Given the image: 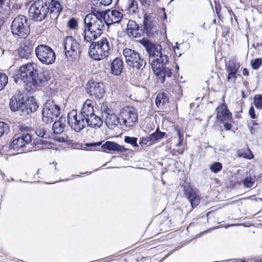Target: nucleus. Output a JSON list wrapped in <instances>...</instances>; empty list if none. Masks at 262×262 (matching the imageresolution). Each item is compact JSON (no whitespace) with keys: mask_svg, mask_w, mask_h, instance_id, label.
Masks as SVG:
<instances>
[{"mask_svg":"<svg viewBox=\"0 0 262 262\" xmlns=\"http://www.w3.org/2000/svg\"><path fill=\"white\" fill-rule=\"evenodd\" d=\"M63 6L57 0H35L29 9V16L34 21L40 22L48 16L58 18Z\"/></svg>","mask_w":262,"mask_h":262,"instance_id":"1","label":"nucleus"},{"mask_svg":"<svg viewBox=\"0 0 262 262\" xmlns=\"http://www.w3.org/2000/svg\"><path fill=\"white\" fill-rule=\"evenodd\" d=\"M9 106L12 112H16L22 117H26L35 112L39 107L38 102L33 96L19 92L10 99Z\"/></svg>","mask_w":262,"mask_h":262,"instance_id":"2","label":"nucleus"},{"mask_svg":"<svg viewBox=\"0 0 262 262\" xmlns=\"http://www.w3.org/2000/svg\"><path fill=\"white\" fill-rule=\"evenodd\" d=\"M27 71L28 84H26V90L28 91H34L38 87L46 84L48 81L47 73L46 71H39L36 64L29 62Z\"/></svg>","mask_w":262,"mask_h":262,"instance_id":"3","label":"nucleus"},{"mask_svg":"<svg viewBox=\"0 0 262 262\" xmlns=\"http://www.w3.org/2000/svg\"><path fill=\"white\" fill-rule=\"evenodd\" d=\"M105 24L102 20H96V18H90V16H86L84 19V29L82 35L84 40L90 43L96 40L102 33Z\"/></svg>","mask_w":262,"mask_h":262,"instance_id":"4","label":"nucleus"},{"mask_svg":"<svg viewBox=\"0 0 262 262\" xmlns=\"http://www.w3.org/2000/svg\"><path fill=\"white\" fill-rule=\"evenodd\" d=\"M168 62V57L167 55L157 57L151 61V69L157 76L158 81L163 83L165 81L166 77H171L172 75L171 70L164 67Z\"/></svg>","mask_w":262,"mask_h":262,"instance_id":"5","label":"nucleus"},{"mask_svg":"<svg viewBox=\"0 0 262 262\" xmlns=\"http://www.w3.org/2000/svg\"><path fill=\"white\" fill-rule=\"evenodd\" d=\"M32 136L29 133H23L14 136L9 145V149L17 151L18 154L31 151L33 145L31 143Z\"/></svg>","mask_w":262,"mask_h":262,"instance_id":"6","label":"nucleus"},{"mask_svg":"<svg viewBox=\"0 0 262 262\" xmlns=\"http://www.w3.org/2000/svg\"><path fill=\"white\" fill-rule=\"evenodd\" d=\"M11 31L14 36L25 38L30 33V24L28 18L23 15H18L12 21Z\"/></svg>","mask_w":262,"mask_h":262,"instance_id":"7","label":"nucleus"},{"mask_svg":"<svg viewBox=\"0 0 262 262\" xmlns=\"http://www.w3.org/2000/svg\"><path fill=\"white\" fill-rule=\"evenodd\" d=\"M89 45V55L95 60H100L108 56L110 49V43L107 39L102 37L100 41L91 42Z\"/></svg>","mask_w":262,"mask_h":262,"instance_id":"8","label":"nucleus"},{"mask_svg":"<svg viewBox=\"0 0 262 262\" xmlns=\"http://www.w3.org/2000/svg\"><path fill=\"white\" fill-rule=\"evenodd\" d=\"M60 111V106L54 100H47L43 104L41 111L42 122L46 124L52 123L59 117Z\"/></svg>","mask_w":262,"mask_h":262,"instance_id":"9","label":"nucleus"},{"mask_svg":"<svg viewBox=\"0 0 262 262\" xmlns=\"http://www.w3.org/2000/svg\"><path fill=\"white\" fill-rule=\"evenodd\" d=\"M35 54L37 59L42 64L49 66L55 62L56 53L54 50L47 45H38L35 48Z\"/></svg>","mask_w":262,"mask_h":262,"instance_id":"10","label":"nucleus"},{"mask_svg":"<svg viewBox=\"0 0 262 262\" xmlns=\"http://www.w3.org/2000/svg\"><path fill=\"white\" fill-rule=\"evenodd\" d=\"M123 54L126 64L130 68L141 71L145 68L146 62L137 51L125 48L123 51Z\"/></svg>","mask_w":262,"mask_h":262,"instance_id":"11","label":"nucleus"},{"mask_svg":"<svg viewBox=\"0 0 262 262\" xmlns=\"http://www.w3.org/2000/svg\"><path fill=\"white\" fill-rule=\"evenodd\" d=\"M66 56L70 60L79 58L82 53L80 44L72 36H68L63 42Z\"/></svg>","mask_w":262,"mask_h":262,"instance_id":"12","label":"nucleus"},{"mask_svg":"<svg viewBox=\"0 0 262 262\" xmlns=\"http://www.w3.org/2000/svg\"><path fill=\"white\" fill-rule=\"evenodd\" d=\"M216 119L221 123L223 124L224 128L226 130H231L232 123H234L232 117V114L228 109L227 106L222 103L216 109Z\"/></svg>","mask_w":262,"mask_h":262,"instance_id":"13","label":"nucleus"},{"mask_svg":"<svg viewBox=\"0 0 262 262\" xmlns=\"http://www.w3.org/2000/svg\"><path fill=\"white\" fill-rule=\"evenodd\" d=\"M67 121L71 128L76 132H80L85 127V119L79 114L77 110H73L68 114Z\"/></svg>","mask_w":262,"mask_h":262,"instance_id":"14","label":"nucleus"},{"mask_svg":"<svg viewBox=\"0 0 262 262\" xmlns=\"http://www.w3.org/2000/svg\"><path fill=\"white\" fill-rule=\"evenodd\" d=\"M19 43V47L15 51L19 59H29L33 51L35 41L33 39L24 38Z\"/></svg>","mask_w":262,"mask_h":262,"instance_id":"15","label":"nucleus"},{"mask_svg":"<svg viewBox=\"0 0 262 262\" xmlns=\"http://www.w3.org/2000/svg\"><path fill=\"white\" fill-rule=\"evenodd\" d=\"M120 117L122 120V125L126 127H134L138 120V116L133 108L126 107L122 109L120 113Z\"/></svg>","mask_w":262,"mask_h":262,"instance_id":"16","label":"nucleus"},{"mask_svg":"<svg viewBox=\"0 0 262 262\" xmlns=\"http://www.w3.org/2000/svg\"><path fill=\"white\" fill-rule=\"evenodd\" d=\"M102 142L90 143H86V145L87 147H96L101 145L102 150L109 153H112V151L122 153L128 150L124 146L119 145L115 142L107 141L104 144H102Z\"/></svg>","mask_w":262,"mask_h":262,"instance_id":"17","label":"nucleus"},{"mask_svg":"<svg viewBox=\"0 0 262 262\" xmlns=\"http://www.w3.org/2000/svg\"><path fill=\"white\" fill-rule=\"evenodd\" d=\"M87 92L91 96L98 100L102 99L105 93L104 83L101 82L90 81L87 84Z\"/></svg>","mask_w":262,"mask_h":262,"instance_id":"18","label":"nucleus"},{"mask_svg":"<svg viewBox=\"0 0 262 262\" xmlns=\"http://www.w3.org/2000/svg\"><path fill=\"white\" fill-rule=\"evenodd\" d=\"M140 43L145 48L150 57L164 56L160 45L152 42L146 38H143Z\"/></svg>","mask_w":262,"mask_h":262,"instance_id":"19","label":"nucleus"},{"mask_svg":"<svg viewBox=\"0 0 262 262\" xmlns=\"http://www.w3.org/2000/svg\"><path fill=\"white\" fill-rule=\"evenodd\" d=\"M29 62L21 66L18 70L14 71L12 74L13 81L18 84H24L26 89V84H28L27 70H28Z\"/></svg>","mask_w":262,"mask_h":262,"instance_id":"20","label":"nucleus"},{"mask_svg":"<svg viewBox=\"0 0 262 262\" xmlns=\"http://www.w3.org/2000/svg\"><path fill=\"white\" fill-rule=\"evenodd\" d=\"M182 187L184 194L190 203L191 207L194 208L198 206L200 202V198L196 191L188 183H184Z\"/></svg>","mask_w":262,"mask_h":262,"instance_id":"21","label":"nucleus"},{"mask_svg":"<svg viewBox=\"0 0 262 262\" xmlns=\"http://www.w3.org/2000/svg\"><path fill=\"white\" fill-rule=\"evenodd\" d=\"M240 67L239 63L234 60H231L226 64V70L228 73L227 80L234 83L237 78V72Z\"/></svg>","mask_w":262,"mask_h":262,"instance_id":"22","label":"nucleus"},{"mask_svg":"<svg viewBox=\"0 0 262 262\" xmlns=\"http://www.w3.org/2000/svg\"><path fill=\"white\" fill-rule=\"evenodd\" d=\"M108 112L105 118V124L110 129H114L119 124L122 125V122L120 120V117L116 115L112 111L110 110L108 107H106Z\"/></svg>","mask_w":262,"mask_h":262,"instance_id":"23","label":"nucleus"},{"mask_svg":"<svg viewBox=\"0 0 262 262\" xmlns=\"http://www.w3.org/2000/svg\"><path fill=\"white\" fill-rule=\"evenodd\" d=\"M111 73L115 76L120 75L124 69V62L122 59L116 57L113 60L110 65Z\"/></svg>","mask_w":262,"mask_h":262,"instance_id":"24","label":"nucleus"},{"mask_svg":"<svg viewBox=\"0 0 262 262\" xmlns=\"http://www.w3.org/2000/svg\"><path fill=\"white\" fill-rule=\"evenodd\" d=\"M53 122L54 123L52 128L53 133L56 135L62 133L66 126L67 120L66 117L61 116L57 121L55 120Z\"/></svg>","mask_w":262,"mask_h":262,"instance_id":"25","label":"nucleus"},{"mask_svg":"<svg viewBox=\"0 0 262 262\" xmlns=\"http://www.w3.org/2000/svg\"><path fill=\"white\" fill-rule=\"evenodd\" d=\"M110 10L107 11H99L96 10L95 9H93L92 13L87 14L86 16H90V18H96L98 20H102L103 23L109 26L108 23L106 21L105 19L107 16V13L110 12Z\"/></svg>","mask_w":262,"mask_h":262,"instance_id":"26","label":"nucleus"},{"mask_svg":"<svg viewBox=\"0 0 262 262\" xmlns=\"http://www.w3.org/2000/svg\"><path fill=\"white\" fill-rule=\"evenodd\" d=\"M94 114L93 106L91 103H88L87 100L83 104L79 115L85 119V121H89V119Z\"/></svg>","mask_w":262,"mask_h":262,"instance_id":"27","label":"nucleus"},{"mask_svg":"<svg viewBox=\"0 0 262 262\" xmlns=\"http://www.w3.org/2000/svg\"><path fill=\"white\" fill-rule=\"evenodd\" d=\"M88 126L93 128H99L103 123V121L101 118L95 114L91 116L88 121H85Z\"/></svg>","mask_w":262,"mask_h":262,"instance_id":"28","label":"nucleus"},{"mask_svg":"<svg viewBox=\"0 0 262 262\" xmlns=\"http://www.w3.org/2000/svg\"><path fill=\"white\" fill-rule=\"evenodd\" d=\"M143 29L147 36H150L152 34V29L154 28V23L149 19L147 14H144L143 21Z\"/></svg>","mask_w":262,"mask_h":262,"instance_id":"29","label":"nucleus"},{"mask_svg":"<svg viewBox=\"0 0 262 262\" xmlns=\"http://www.w3.org/2000/svg\"><path fill=\"white\" fill-rule=\"evenodd\" d=\"M166 135V133L165 132L160 130L159 127L157 128L154 133L149 135L151 140V144H154L158 142L162 139Z\"/></svg>","mask_w":262,"mask_h":262,"instance_id":"30","label":"nucleus"},{"mask_svg":"<svg viewBox=\"0 0 262 262\" xmlns=\"http://www.w3.org/2000/svg\"><path fill=\"white\" fill-rule=\"evenodd\" d=\"M110 12L111 15L109 14H107V17L111 18V23L110 24L120 23L123 17L122 14L116 10H113Z\"/></svg>","mask_w":262,"mask_h":262,"instance_id":"31","label":"nucleus"},{"mask_svg":"<svg viewBox=\"0 0 262 262\" xmlns=\"http://www.w3.org/2000/svg\"><path fill=\"white\" fill-rule=\"evenodd\" d=\"M169 98L166 94L165 93H159L156 97L155 103L157 107H159L160 105H164L168 103Z\"/></svg>","mask_w":262,"mask_h":262,"instance_id":"32","label":"nucleus"},{"mask_svg":"<svg viewBox=\"0 0 262 262\" xmlns=\"http://www.w3.org/2000/svg\"><path fill=\"white\" fill-rule=\"evenodd\" d=\"M139 27V25L135 21L129 20L127 24L126 33L129 36H131V35H133V32L137 29L138 30Z\"/></svg>","mask_w":262,"mask_h":262,"instance_id":"33","label":"nucleus"},{"mask_svg":"<svg viewBox=\"0 0 262 262\" xmlns=\"http://www.w3.org/2000/svg\"><path fill=\"white\" fill-rule=\"evenodd\" d=\"M124 141L127 144H129L134 148H138L139 144L137 143L138 138L135 137H130L126 136L124 137Z\"/></svg>","mask_w":262,"mask_h":262,"instance_id":"34","label":"nucleus"},{"mask_svg":"<svg viewBox=\"0 0 262 262\" xmlns=\"http://www.w3.org/2000/svg\"><path fill=\"white\" fill-rule=\"evenodd\" d=\"M127 8L129 12H132L134 13H136L138 9L137 0H127Z\"/></svg>","mask_w":262,"mask_h":262,"instance_id":"35","label":"nucleus"},{"mask_svg":"<svg viewBox=\"0 0 262 262\" xmlns=\"http://www.w3.org/2000/svg\"><path fill=\"white\" fill-rule=\"evenodd\" d=\"M35 134L38 137L43 139H47L49 137L47 130L45 127L40 126L36 130Z\"/></svg>","mask_w":262,"mask_h":262,"instance_id":"36","label":"nucleus"},{"mask_svg":"<svg viewBox=\"0 0 262 262\" xmlns=\"http://www.w3.org/2000/svg\"><path fill=\"white\" fill-rule=\"evenodd\" d=\"M238 156L239 157H243L249 160L252 159L253 158V154L249 148H248L246 150H238Z\"/></svg>","mask_w":262,"mask_h":262,"instance_id":"37","label":"nucleus"},{"mask_svg":"<svg viewBox=\"0 0 262 262\" xmlns=\"http://www.w3.org/2000/svg\"><path fill=\"white\" fill-rule=\"evenodd\" d=\"M223 168L222 164L219 162H214L210 165L211 171L214 173H217L221 171Z\"/></svg>","mask_w":262,"mask_h":262,"instance_id":"38","label":"nucleus"},{"mask_svg":"<svg viewBox=\"0 0 262 262\" xmlns=\"http://www.w3.org/2000/svg\"><path fill=\"white\" fill-rule=\"evenodd\" d=\"M8 82V76L6 74L0 72V91L5 89Z\"/></svg>","mask_w":262,"mask_h":262,"instance_id":"39","label":"nucleus"},{"mask_svg":"<svg viewBox=\"0 0 262 262\" xmlns=\"http://www.w3.org/2000/svg\"><path fill=\"white\" fill-rule=\"evenodd\" d=\"M254 104L258 109H262V95L257 94L254 97Z\"/></svg>","mask_w":262,"mask_h":262,"instance_id":"40","label":"nucleus"},{"mask_svg":"<svg viewBox=\"0 0 262 262\" xmlns=\"http://www.w3.org/2000/svg\"><path fill=\"white\" fill-rule=\"evenodd\" d=\"M176 130L178 138V142L177 143L176 146L177 147H179L181 146L183 144L184 134L182 132V131L179 128H176Z\"/></svg>","mask_w":262,"mask_h":262,"instance_id":"41","label":"nucleus"},{"mask_svg":"<svg viewBox=\"0 0 262 262\" xmlns=\"http://www.w3.org/2000/svg\"><path fill=\"white\" fill-rule=\"evenodd\" d=\"M242 183L245 187L251 188L254 184V180L251 177H247L243 179Z\"/></svg>","mask_w":262,"mask_h":262,"instance_id":"42","label":"nucleus"},{"mask_svg":"<svg viewBox=\"0 0 262 262\" xmlns=\"http://www.w3.org/2000/svg\"><path fill=\"white\" fill-rule=\"evenodd\" d=\"M262 64L261 58H256L252 60L251 61V65L253 69L257 70Z\"/></svg>","mask_w":262,"mask_h":262,"instance_id":"43","label":"nucleus"},{"mask_svg":"<svg viewBox=\"0 0 262 262\" xmlns=\"http://www.w3.org/2000/svg\"><path fill=\"white\" fill-rule=\"evenodd\" d=\"M68 26L70 29H76L78 27L77 19L74 17L71 18L68 21Z\"/></svg>","mask_w":262,"mask_h":262,"instance_id":"44","label":"nucleus"},{"mask_svg":"<svg viewBox=\"0 0 262 262\" xmlns=\"http://www.w3.org/2000/svg\"><path fill=\"white\" fill-rule=\"evenodd\" d=\"M51 142L41 139H36L33 143V147L37 145H50Z\"/></svg>","mask_w":262,"mask_h":262,"instance_id":"45","label":"nucleus"},{"mask_svg":"<svg viewBox=\"0 0 262 262\" xmlns=\"http://www.w3.org/2000/svg\"><path fill=\"white\" fill-rule=\"evenodd\" d=\"M150 143V145L151 144V140L149 136L146 137H141L140 138V140L139 142V144L142 146L144 145H147L148 143Z\"/></svg>","mask_w":262,"mask_h":262,"instance_id":"46","label":"nucleus"},{"mask_svg":"<svg viewBox=\"0 0 262 262\" xmlns=\"http://www.w3.org/2000/svg\"><path fill=\"white\" fill-rule=\"evenodd\" d=\"M144 32L145 31L144 30V29H140L139 27L138 29L135 31L133 32V35H131V36H133L134 38H139L142 36Z\"/></svg>","mask_w":262,"mask_h":262,"instance_id":"47","label":"nucleus"},{"mask_svg":"<svg viewBox=\"0 0 262 262\" xmlns=\"http://www.w3.org/2000/svg\"><path fill=\"white\" fill-rule=\"evenodd\" d=\"M68 136L65 135L63 134L60 136H56L54 137L55 140L59 142H66L67 141L68 139Z\"/></svg>","mask_w":262,"mask_h":262,"instance_id":"48","label":"nucleus"},{"mask_svg":"<svg viewBox=\"0 0 262 262\" xmlns=\"http://www.w3.org/2000/svg\"><path fill=\"white\" fill-rule=\"evenodd\" d=\"M96 4L99 3L100 5L107 6L112 3V0H93Z\"/></svg>","mask_w":262,"mask_h":262,"instance_id":"49","label":"nucleus"},{"mask_svg":"<svg viewBox=\"0 0 262 262\" xmlns=\"http://www.w3.org/2000/svg\"><path fill=\"white\" fill-rule=\"evenodd\" d=\"M249 115L252 119H256L257 118L255 109L253 106H251L249 110Z\"/></svg>","mask_w":262,"mask_h":262,"instance_id":"50","label":"nucleus"},{"mask_svg":"<svg viewBox=\"0 0 262 262\" xmlns=\"http://www.w3.org/2000/svg\"><path fill=\"white\" fill-rule=\"evenodd\" d=\"M215 9L216 13L219 18L221 17V6L220 4H215Z\"/></svg>","mask_w":262,"mask_h":262,"instance_id":"51","label":"nucleus"},{"mask_svg":"<svg viewBox=\"0 0 262 262\" xmlns=\"http://www.w3.org/2000/svg\"><path fill=\"white\" fill-rule=\"evenodd\" d=\"M245 199H249L251 200V201H254L256 202L258 201V200H260L262 202V198H256L254 195L249 196L248 198H245Z\"/></svg>","mask_w":262,"mask_h":262,"instance_id":"52","label":"nucleus"},{"mask_svg":"<svg viewBox=\"0 0 262 262\" xmlns=\"http://www.w3.org/2000/svg\"><path fill=\"white\" fill-rule=\"evenodd\" d=\"M249 71L247 68H244L243 70V74L245 76H248L249 75Z\"/></svg>","mask_w":262,"mask_h":262,"instance_id":"53","label":"nucleus"},{"mask_svg":"<svg viewBox=\"0 0 262 262\" xmlns=\"http://www.w3.org/2000/svg\"><path fill=\"white\" fill-rule=\"evenodd\" d=\"M29 128V127H28L27 126H25L24 125H20L19 126V129L21 130V131H23L24 130H27V129Z\"/></svg>","mask_w":262,"mask_h":262,"instance_id":"54","label":"nucleus"},{"mask_svg":"<svg viewBox=\"0 0 262 262\" xmlns=\"http://www.w3.org/2000/svg\"><path fill=\"white\" fill-rule=\"evenodd\" d=\"M248 127H249V129L250 130V132L251 133V134H254V132H253V130H254V128L253 126H251L250 125H248Z\"/></svg>","mask_w":262,"mask_h":262,"instance_id":"55","label":"nucleus"},{"mask_svg":"<svg viewBox=\"0 0 262 262\" xmlns=\"http://www.w3.org/2000/svg\"><path fill=\"white\" fill-rule=\"evenodd\" d=\"M6 0H0V7H2L5 4Z\"/></svg>","mask_w":262,"mask_h":262,"instance_id":"56","label":"nucleus"},{"mask_svg":"<svg viewBox=\"0 0 262 262\" xmlns=\"http://www.w3.org/2000/svg\"><path fill=\"white\" fill-rule=\"evenodd\" d=\"M242 97L243 98H245L247 97V95L243 91H242Z\"/></svg>","mask_w":262,"mask_h":262,"instance_id":"57","label":"nucleus"},{"mask_svg":"<svg viewBox=\"0 0 262 262\" xmlns=\"http://www.w3.org/2000/svg\"><path fill=\"white\" fill-rule=\"evenodd\" d=\"M251 124L252 125H258V123H257L254 120L251 121Z\"/></svg>","mask_w":262,"mask_h":262,"instance_id":"58","label":"nucleus"},{"mask_svg":"<svg viewBox=\"0 0 262 262\" xmlns=\"http://www.w3.org/2000/svg\"><path fill=\"white\" fill-rule=\"evenodd\" d=\"M107 107V106H105L104 107V111L105 113H107V112H108V111L107 110V108H106Z\"/></svg>","mask_w":262,"mask_h":262,"instance_id":"59","label":"nucleus"},{"mask_svg":"<svg viewBox=\"0 0 262 262\" xmlns=\"http://www.w3.org/2000/svg\"><path fill=\"white\" fill-rule=\"evenodd\" d=\"M178 43L176 42V46L174 47V49H179V47H178Z\"/></svg>","mask_w":262,"mask_h":262,"instance_id":"60","label":"nucleus"},{"mask_svg":"<svg viewBox=\"0 0 262 262\" xmlns=\"http://www.w3.org/2000/svg\"><path fill=\"white\" fill-rule=\"evenodd\" d=\"M257 46H262V41L261 42H257L256 43Z\"/></svg>","mask_w":262,"mask_h":262,"instance_id":"61","label":"nucleus"},{"mask_svg":"<svg viewBox=\"0 0 262 262\" xmlns=\"http://www.w3.org/2000/svg\"><path fill=\"white\" fill-rule=\"evenodd\" d=\"M235 117H236V118H241V115H236L235 116Z\"/></svg>","mask_w":262,"mask_h":262,"instance_id":"62","label":"nucleus"},{"mask_svg":"<svg viewBox=\"0 0 262 262\" xmlns=\"http://www.w3.org/2000/svg\"><path fill=\"white\" fill-rule=\"evenodd\" d=\"M254 262H262V258L260 260L257 259V261H255Z\"/></svg>","mask_w":262,"mask_h":262,"instance_id":"63","label":"nucleus"},{"mask_svg":"<svg viewBox=\"0 0 262 262\" xmlns=\"http://www.w3.org/2000/svg\"><path fill=\"white\" fill-rule=\"evenodd\" d=\"M176 70H179V66L178 64H177V66H176Z\"/></svg>","mask_w":262,"mask_h":262,"instance_id":"64","label":"nucleus"}]
</instances>
